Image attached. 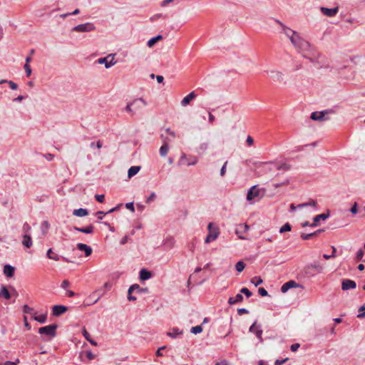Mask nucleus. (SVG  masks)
<instances>
[{"instance_id":"5fc2aeb1","label":"nucleus","mask_w":365,"mask_h":365,"mask_svg":"<svg viewBox=\"0 0 365 365\" xmlns=\"http://www.w3.org/2000/svg\"><path fill=\"white\" fill-rule=\"evenodd\" d=\"M8 84L12 90H16L18 88V85L12 81H8Z\"/></svg>"},{"instance_id":"052dcab7","label":"nucleus","mask_w":365,"mask_h":365,"mask_svg":"<svg viewBox=\"0 0 365 365\" xmlns=\"http://www.w3.org/2000/svg\"><path fill=\"white\" fill-rule=\"evenodd\" d=\"M304 203H305V205H307V207H308V206L316 207V205H317V202L312 199H310L309 200V202H304Z\"/></svg>"},{"instance_id":"7c9ffc66","label":"nucleus","mask_w":365,"mask_h":365,"mask_svg":"<svg viewBox=\"0 0 365 365\" xmlns=\"http://www.w3.org/2000/svg\"><path fill=\"white\" fill-rule=\"evenodd\" d=\"M0 296L6 299H9L11 298V294L5 286L1 287L0 290Z\"/></svg>"},{"instance_id":"13d9d810","label":"nucleus","mask_w":365,"mask_h":365,"mask_svg":"<svg viewBox=\"0 0 365 365\" xmlns=\"http://www.w3.org/2000/svg\"><path fill=\"white\" fill-rule=\"evenodd\" d=\"M70 285V282L67 279H64L61 283V288L66 289Z\"/></svg>"},{"instance_id":"f704fd0d","label":"nucleus","mask_w":365,"mask_h":365,"mask_svg":"<svg viewBox=\"0 0 365 365\" xmlns=\"http://www.w3.org/2000/svg\"><path fill=\"white\" fill-rule=\"evenodd\" d=\"M115 210H116V208L113 207V208L110 209L109 211H108L107 212H104L103 211H98L96 212V215L98 220H102L107 213H111V212H114Z\"/></svg>"},{"instance_id":"58836bf2","label":"nucleus","mask_w":365,"mask_h":365,"mask_svg":"<svg viewBox=\"0 0 365 365\" xmlns=\"http://www.w3.org/2000/svg\"><path fill=\"white\" fill-rule=\"evenodd\" d=\"M292 230V226L289 222H286L280 229L279 232L283 233L285 232H289Z\"/></svg>"},{"instance_id":"473e14b6","label":"nucleus","mask_w":365,"mask_h":365,"mask_svg":"<svg viewBox=\"0 0 365 365\" xmlns=\"http://www.w3.org/2000/svg\"><path fill=\"white\" fill-rule=\"evenodd\" d=\"M46 256L48 259H53L55 261H58L60 259V257L56 253L53 252L51 248L47 251Z\"/></svg>"},{"instance_id":"2f4dec72","label":"nucleus","mask_w":365,"mask_h":365,"mask_svg":"<svg viewBox=\"0 0 365 365\" xmlns=\"http://www.w3.org/2000/svg\"><path fill=\"white\" fill-rule=\"evenodd\" d=\"M140 169V166H131L128 171V178H131L136 175Z\"/></svg>"},{"instance_id":"7ed1b4c3","label":"nucleus","mask_w":365,"mask_h":365,"mask_svg":"<svg viewBox=\"0 0 365 365\" xmlns=\"http://www.w3.org/2000/svg\"><path fill=\"white\" fill-rule=\"evenodd\" d=\"M57 325L55 324L48 326L40 327L38 333L41 335H46L48 336L54 337L56 335Z\"/></svg>"},{"instance_id":"dca6fc26","label":"nucleus","mask_w":365,"mask_h":365,"mask_svg":"<svg viewBox=\"0 0 365 365\" xmlns=\"http://www.w3.org/2000/svg\"><path fill=\"white\" fill-rule=\"evenodd\" d=\"M68 308L63 305H55L53 307L52 314L53 316H59L67 311Z\"/></svg>"},{"instance_id":"f3484780","label":"nucleus","mask_w":365,"mask_h":365,"mask_svg":"<svg viewBox=\"0 0 365 365\" xmlns=\"http://www.w3.org/2000/svg\"><path fill=\"white\" fill-rule=\"evenodd\" d=\"M196 98V94L195 91H192L188 95H187L185 97L183 98V99L181 101V106H187L191 101L195 99Z\"/></svg>"},{"instance_id":"a18cd8bd","label":"nucleus","mask_w":365,"mask_h":365,"mask_svg":"<svg viewBox=\"0 0 365 365\" xmlns=\"http://www.w3.org/2000/svg\"><path fill=\"white\" fill-rule=\"evenodd\" d=\"M365 317V306L363 305L359 309V313L357 314L358 318H364Z\"/></svg>"},{"instance_id":"cd10ccee","label":"nucleus","mask_w":365,"mask_h":365,"mask_svg":"<svg viewBox=\"0 0 365 365\" xmlns=\"http://www.w3.org/2000/svg\"><path fill=\"white\" fill-rule=\"evenodd\" d=\"M135 289H138V284H134L133 285H131L129 289H128V299L129 301H135L136 300V297L133 296V295H130V292H133L135 291Z\"/></svg>"},{"instance_id":"9b49d317","label":"nucleus","mask_w":365,"mask_h":365,"mask_svg":"<svg viewBox=\"0 0 365 365\" xmlns=\"http://www.w3.org/2000/svg\"><path fill=\"white\" fill-rule=\"evenodd\" d=\"M131 105L135 110H140L147 105V103L143 98H137L131 102Z\"/></svg>"},{"instance_id":"e433bc0d","label":"nucleus","mask_w":365,"mask_h":365,"mask_svg":"<svg viewBox=\"0 0 365 365\" xmlns=\"http://www.w3.org/2000/svg\"><path fill=\"white\" fill-rule=\"evenodd\" d=\"M162 38L163 36L161 35H158L157 36L150 38L147 43L148 46L152 47L155 43L158 42V41Z\"/></svg>"},{"instance_id":"72a5a7b5","label":"nucleus","mask_w":365,"mask_h":365,"mask_svg":"<svg viewBox=\"0 0 365 365\" xmlns=\"http://www.w3.org/2000/svg\"><path fill=\"white\" fill-rule=\"evenodd\" d=\"M33 319L41 323V324H44L46 323V319H47V314H41L39 316H36V314L33 317Z\"/></svg>"},{"instance_id":"603ef678","label":"nucleus","mask_w":365,"mask_h":365,"mask_svg":"<svg viewBox=\"0 0 365 365\" xmlns=\"http://www.w3.org/2000/svg\"><path fill=\"white\" fill-rule=\"evenodd\" d=\"M86 355L89 360H93L96 358V355L93 354L91 351H87L86 352Z\"/></svg>"},{"instance_id":"c756f323","label":"nucleus","mask_w":365,"mask_h":365,"mask_svg":"<svg viewBox=\"0 0 365 365\" xmlns=\"http://www.w3.org/2000/svg\"><path fill=\"white\" fill-rule=\"evenodd\" d=\"M274 167L278 170L287 171L290 169V165L285 163H276V164H274Z\"/></svg>"},{"instance_id":"4c0bfd02","label":"nucleus","mask_w":365,"mask_h":365,"mask_svg":"<svg viewBox=\"0 0 365 365\" xmlns=\"http://www.w3.org/2000/svg\"><path fill=\"white\" fill-rule=\"evenodd\" d=\"M23 312L25 314H36V312H34V309L26 304L23 307Z\"/></svg>"},{"instance_id":"ddd939ff","label":"nucleus","mask_w":365,"mask_h":365,"mask_svg":"<svg viewBox=\"0 0 365 365\" xmlns=\"http://www.w3.org/2000/svg\"><path fill=\"white\" fill-rule=\"evenodd\" d=\"M320 10L324 15L329 17H332L334 16L338 13L339 9L338 7L329 9L322 6L320 8Z\"/></svg>"},{"instance_id":"37998d69","label":"nucleus","mask_w":365,"mask_h":365,"mask_svg":"<svg viewBox=\"0 0 365 365\" xmlns=\"http://www.w3.org/2000/svg\"><path fill=\"white\" fill-rule=\"evenodd\" d=\"M314 236H317V232H312L309 234L302 233L301 235V237L304 240H309Z\"/></svg>"},{"instance_id":"864d4df0","label":"nucleus","mask_w":365,"mask_h":365,"mask_svg":"<svg viewBox=\"0 0 365 365\" xmlns=\"http://www.w3.org/2000/svg\"><path fill=\"white\" fill-rule=\"evenodd\" d=\"M96 200L99 202H103L105 200V195H95Z\"/></svg>"},{"instance_id":"79ce46f5","label":"nucleus","mask_w":365,"mask_h":365,"mask_svg":"<svg viewBox=\"0 0 365 365\" xmlns=\"http://www.w3.org/2000/svg\"><path fill=\"white\" fill-rule=\"evenodd\" d=\"M245 264L242 261L237 262L235 265L236 270L239 272H241L245 269Z\"/></svg>"},{"instance_id":"3c124183","label":"nucleus","mask_w":365,"mask_h":365,"mask_svg":"<svg viewBox=\"0 0 365 365\" xmlns=\"http://www.w3.org/2000/svg\"><path fill=\"white\" fill-rule=\"evenodd\" d=\"M156 197V195L155 192H152L150 196L146 200V203H150L155 200Z\"/></svg>"},{"instance_id":"f8f14e48","label":"nucleus","mask_w":365,"mask_h":365,"mask_svg":"<svg viewBox=\"0 0 365 365\" xmlns=\"http://www.w3.org/2000/svg\"><path fill=\"white\" fill-rule=\"evenodd\" d=\"M76 247L78 250L84 252L86 257H89L92 254L93 250H92L91 247H90L86 244L78 243L76 245Z\"/></svg>"},{"instance_id":"f257e3e1","label":"nucleus","mask_w":365,"mask_h":365,"mask_svg":"<svg viewBox=\"0 0 365 365\" xmlns=\"http://www.w3.org/2000/svg\"><path fill=\"white\" fill-rule=\"evenodd\" d=\"M290 41L299 51H307L310 46L309 43L302 38L299 34L297 32L294 36L291 38Z\"/></svg>"},{"instance_id":"b1692460","label":"nucleus","mask_w":365,"mask_h":365,"mask_svg":"<svg viewBox=\"0 0 365 365\" xmlns=\"http://www.w3.org/2000/svg\"><path fill=\"white\" fill-rule=\"evenodd\" d=\"M282 31L284 32V34L289 38L291 39V38L292 36H294L296 34H297V31L291 29L290 28L287 27V26L285 25H282Z\"/></svg>"},{"instance_id":"6ab92c4d","label":"nucleus","mask_w":365,"mask_h":365,"mask_svg":"<svg viewBox=\"0 0 365 365\" xmlns=\"http://www.w3.org/2000/svg\"><path fill=\"white\" fill-rule=\"evenodd\" d=\"M329 216V213H322L320 215H316L314 217V222L313 223H312V227H315L317 225V222L322 220H325L326 219H327Z\"/></svg>"},{"instance_id":"4468645a","label":"nucleus","mask_w":365,"mask_h":365,"mask_svg":"<svg viewBox=\"0 0 365 365\" xmlns=\"http://www.w3.org/2000/svg\"><path fill=\"white\" fill-rule=\"evenodd\" d=\"M356 284L354 281L351 279H344L341 283V289L343 290H349L351 289H355Z\"/></svg>"},{"instance_id":"09e8293b","label":"nucleus","mask_w":365,"mask_h":365,"mask_svg":"<svg viewBox=\"0 0 365 365\" xmlns=\"http://www.w3.org/2000/svg\"><path fill=\"white\" fill-rule=\"evenodd\" d=\"M24 69H25V71H26V76L29 77L31 76V66L29 64H24Z\"/></svg>"},{"instance_id":"8fccbe9b","label":"nucleus","mask_w":365,"mask_h":365,"mask_svg":"<svg viewBox=\"0 0 365 365\" xmlns=\"http://www.w3.org/2000/svg\"><path fill=\"white\" fill-rule=\"evenodd\" d=\"M258 292H259V294L261 295L262 297H266L268 295L267 290L263 287L259 288Z\"/></svg>"},{"instance_id":"f03ea898","label":"nucleus","mask_w":365,"mask_h":365,"mask_svg":"<svg viewBox=\"0 0 365 365\" xmlns=\"http://www.w3.org/2000/svg\"><path fill=\"white\" fill-rule=\"evenodd\" d=\"M208 234L205 240V243H210L217 240L220 235L219 228L213 222H210L207 225Z\"/></svg>"},{"instance_id":"c85d7f7f","label":"nucleus","mask_w":365,"mask_h":365,"mask_svg":"<svg viewBox=\"0 0 365 365\" xmlns=\"http://www.w3.org/2000/svg\"><path fill=\"white\" fill-rule=\"evenodd\" d=\"M83 335L85 337V339L88 341H89L92 345H93V346L98 345L97 342L95 340L91 339L90 334L87 331V330L85 328L83 329Z\"/></svg>"},{"instance_id":"49530a36","label":"nucleus","mask_w":365,"mask_h":365,"mask_svg":"<svg viewBox=\"0 0 365 365\" xmlns=\"http://www.w3.org/2000/svg\"><path fill=\"white\" fill-rule=\"evenodd\" d=\"M240 294H244L247 297H250L252 295V293L246 287L241 289Z\"/></svg>"},{"instance_id":"774afa93","label":"nucleus","mask_w":365,"mask_h":365,"mask_svg":"<svg viewBox=\"0 0 365 365\" xmlns=\"http://www.w3.org/2000/svg\"><path fill=\"white\" fill-rule=\"evenodd\" d=\"M23 230L25 232H29L31 230V227L27 222H25L23 225Z\"/></svg>"},{"instance_id":"a211bd4d","label":"nucleus","mask_w":365,"mask_h":365,"mask_svg":"<svg viewBox=\"0 0 365 365\" xmlns=\"http://www.w3.org/2000/svg\"><path fill=\"white\" fill-rule=\"evenodd\" d=\"M73 229L78 232L85 234H92L94 232V227L91 225L86 227H74Z\"/></svg>"},{"instance_id":"69168bd1","label":"nucleus","mask_w":365,"mask_h":365,"mask_svg":"<svg viewBox=\"0 0 365 365\" xmlns=\"http://www.w3.org/2000/svg\"><path fill=\"white\" fill-rule=\"evenodd\" d=\"M125 110L133 114V106L131 105V102L128 103L127 106L125 107Z\"/></svg>"},{"instance_id":"e2e57ef3","label":"nucleus","mask_w":365,"mask_h":365,"mask_svg":"<svg viewBox=\"0 0 365 365\" xmlns=\"http://www.w3.org/2000/svg\"><path fill=\"white\" fill-rule=\"evenodd\" d=\"M19 363V359H16L15 361H6L4 365H17Z\"/></svg>"},{"instance_id":"338daca9","label":"nucleus","mask_w":365,"mask_h":365,"mask_svg":"<svg viewBox=\"0 0 365 365\" xmlns=\"http://www.w3.org/2000/svg\"><path fill=\"white\" fill-rule=\"evenodd\" d=\"M43 157L48 161H51L54 158V155L51 153L44 154Z\"/></svg>"},{"instance_id":"de8ad7c7","label":"nucleus","mask_w":365,"mask_h":365,"mask_svg":"<svg viewBox=\"0 0 365 365\" xmlns=\"http://www.w3.org/2000/svg\"><path fill=\"white\" fill-rule=\"evenodd\" d=\"M363 257H364V251L361 249H360L356 252V260L360 261L362 259Z\"/></svg>"},{"instance_id":"9d476101","label":"nucleus","mask_w":365,"mask_h":365,"mask_svg":"<svg viewBox=\"0 0 365 365\" xmlns=\"http://www.w3.org/2000/svg\"><path fill=\"white\" fill-rule=\"evenodd\" d=\"M161 138L163 139V145L162 146L160 147V155L163 157H165L168 154V150H169V145H168V143L170 141V140L168 139V138H164L163 135L162 134L160 135Z\"/></svg>"},{"instance_id":"1a4fd4ad","label":"nucleus","mask_w":365,"mask_h":365,"mask_svg":"<svg viewBox=\"0 0 365 365\" xmlns=\"http://www.w3.org/2000/svg\"><path fill=\"white\" fill-rule=\"evenodd\" d=\"M259 196V190L257 187L256 185H254L250 188L247 195V200L252 201L256 197Z\"/></svg>"},{"instance_id":"a19ab883","label":"nucleus","mask_w":365,"mask_h":365,"mask_svg":"<svg viewBox=\"0 0 365 365\" xmlns=\"http://www.w3.org/2000/svg\"><path fill=\"white\" fill-rule=\"evenodd\" d=\"M190 331H191V333H192L194 334H200L202 331V326L199 325V326L193 327L191 328Z\"/></svg>"},{"instance_id":"393cba45","label":"nucleus","mask_w":365,"mask_h":365,"mask_svg":"<svg viewBox=\"0 0 365 365\" xmlns=\"http://www.w3.org/2000/svg\"><path fill=\"white\" fill-rule=\"evenodd\" d=\"M22 244L27 248H30L32 246V240L29 235L25 234L23 236Z\"/></svg>"},{"instance_id":"bb28decb","label":"nucleus","mask_w":365,"mask_h":365,"mask_svg":"<svg viewBox=\"0 0 365 365\" xmlns=\"http://www.w3.org/2000/svg\"><path fill=\"white\" fill-rule=\"evenodd\" d=\"M73 215L78 216V217H84L88 215V212L86 209L84 208H79L76 209L73 212Z\"/></svg>"},{"instance_id":"6e6552de","label":"nucleus","mask_w":365,"mask_h":365,"mask_svg":"<svg viewBox=\"0 0 365 365\" xmlns=\"http://www.w3.org/2000/svg\"><path fill=\"white\" fill-rule=\"evenodd\" d=\"M270 77V78L274 81V82H282L284 79L283 73L277 70H271V71H265Z\"/></svg>"},{"instance_id":"680f3d73","label":"nucleus","mask_w":365,"mask_h":365,"mask_svg":"<svg viewBox=\"0 0 365 365\" xmlns=\"http://www.w3.org/2000/svg\"><path fill=\"white\" fill-rule=\"evenodd\" d=\"M227 165V161H226L224 165H222L221 170H220V175L224 176L226 173V166Z\"/></svg>"},{"instance_id":"5701e85b","label":"nucleus","mask_w":365,"mask_h":365,"mask_svg":"<svg viewBox=\"0 0 365 365\" xmlns=\"http://www.w3.org/2000/svg\"><path fill=\"white\" fill-rule=\"evenodd\" d=\"M243 299V296L240 293H239L235 297H230L228 299V303L230 304H235L239 302H242Z\"/></svg>"},{"instance_id":"a878e982","label":"nucleus","mask_w":365,"mask_h":365,"mask_svg":"<svg viewBox=\"0 0 365 365\" xmlns=\"http://www.w3.org/2000/svg\"><path fill=\"white\" fill-rule=\"evenodd\" d=\"M50 228V224L47 220H44L41 224V230L43 236H46Z\"/></svg>"},{"instance_id":"c9c22d12","label":"nucleus","mask_w":365,"mask_h":365,"mask_svg":"<svg viewBox=\"0 0 365 365\" xmlns=\"http://www.w3.org/2000/svg\"><path fill=\"white\" fill-rule=\"evenodd\" d=\"M98 62L100 64L104 63L106 68H110L115 63V62H113V61L108 62L106 58H101L98 60Z\"/></svg>"},{"instance_id":"412c9836","label":"nucleus","mask_w":365,"mask_h":365,"mask_svg":"<svg viewBox=\"0 0 365 365\" xmlns=\"http://www.w3.org/2000/svg\"><path fill=\"white\" fill-rule=\"evenodd\" d=\"M183 333L182 330H180L178 327L173 328L170 331L167 332V335L171 338H176L179 335H182Z\"/></svg>"},{"instance_id":"aec40b11","label":"nucleus","mask_w":365,"mask_h":365,"mask_svg":"<svg viewBox=\"0 0 365 365\" xmlns=\"http://www.w3.org/2000/svg\"><path fill=\"white\" fill-rule=\"evenodd\" d=\"M15 269L10 264H6L4 267V274L8 277H12L14 275Z\"/></svg>"},{"instance_id":"423d86ee","label":"nucleus","mask_w":365,"mask_h":365,"mask_svg":"<svg viewBox=\"0 0 365 365\" xmlns=\"http://www.w3.org/2000/svg\"><path fill=\"white\" fill-rule=\"evenodd\" d=\"M249 331L252 333H254L257 338L259 339V342H262V329L260 325L257 324V322H255L249 329Z\"/></svg>"},{"instance_id":"6e6d98bb","label":"nucleus","mask_w":365,"mask_h":365,"mask_svg":"<svg viewBox=\"0 0 365 365\" xmlns=\"http://www.w3.org/2000/svg\"><path fill=\"white\" fill-rule=\"evenodd\" d=\"M248 313H249V311L245 308H240V309H237V314L239 315H242V314H248Z\"/></svg>"},{"instance_id":"4be33fe9","label":"nucleus","mask_w":365,"mask_h":365,"mask_svg":"<svg viewBox=\"0 0 365 365\" xmlns=\"http://www.w3.org/2000/svg\"><path fill=\"white\" fill-rule=\"evenodd\" d=\"M139 277H140V279L143 281L148 280L152 277V273L145 269H142L140 271Z\"/></svg>"},{"instance_id":"4d7b16f0","label":"nucleus","mask_w":365,"mask_h":365,"mask_svg":"<svg viewBox=\"0 0 365 365\" xmlns=\"http://www.w3.org/2000/svg\"><path fill=\"white\" fill-rule=\"evenodd\" d=\"M300 345L298 343H295L291 345L290 349L292 351H296L299 348Z\"/></svg>"},{"instance_id":"c03bdc74","label":"nucleus","mask_w":365,"mask_h":365,"mask_svg":"<svg viewBox=\"0 0 365 365\" xmlns=\"http://www.w3.org/2000/svg\"><path fill=\"white\" fill-rule=\"evenodd\" d=\"M251 282L255 287H257L263 282L262 279L259 277H255Z\"/></svg>"},{"instance_id":"20e7f679","label":"nucleus","mask_w":365,"mask_h":365,"mask_svg":"<svg viewBox=\"0 0 365 365\" xmlns=\"http://www.w3.org/2000/svg\"><path fill=\"white\" fill-rule=\"evenodd\" d=\"M95 29V26L92 23H85L77 25L72 29V31L76 32H89Z\"/></svg>"},{"instance_id":"ea45409f","label":"nucleus","mask_w":365,"mask_h":365,"mask_svg":"<svg viewBox=\"0 0 365 365\" xmlns=\"http://www.w3.org/2000/svg\"><path fill=\"white\" fill-rule=\"evenodd\" d=\"M311 267L312 268H314V269H316L319 273L320 272H322V271L324 270V267L323 266H322L318 262H314L313 263Z\"/></svg>"},{"instance_id":"39448f33","label":"nucleus","mask_w":365,"mask_h":365,"mask_svg":"<svg viewBox=\"0 0 365 365\" xmlns=\"http://www.w3.org/2000/svg\"><path fill=\"white\" fill-rule=\"evenodd\" d=\"M334 113L333 110H326L323 111H315L312 113L311 119L313 120H328L327 118H325V115L328 113Z\"/></svg>"},{"instance_id":"2eb2a0df","label":"nucleus","mask_w":365,"mask_h":365,"mask_svg":"<svg viewBox=\"0 0 365 365\" xmlns=\"http://www.w3.org/2000/svg\"><path fill=\"white\" fill-rule=\"evenodd\" d=\"M299 287V284H297L295 281L294 280H289L287 282L284 283L282 287H281V292H283V293H285L287 292L289 289L291 288H294V287Z\"/></svg>"},{"instance_id":"bf43d9fd","label":"nucleus","mask_w":365,"mask_h":365,"mask_svg":"<svg viewBox=\"0 0 365 365\" xmlns=\"http://www.w3.org/2000/svg\"><path fill=\"white\" fill-rule=\"evenodd\" d=\"M125 207H126L128 210H131L132 212H134V211H135V208H134L133 202H128V203H126V204H125Z\"/></svg>"},{"instance_id":"0eeeda50","label":"nucleus","mask_w":365,"mask_h":365,"mask_svg":"<svg viewBox=\"0 0 365 365\" xmlns=\"http://www.w3.org/2000/svg\"><path fill=\"white\" fill-rule=\"evenodd\" d=\"M250 227L247 224H240L237 227L235 233L240 239L247 240V238L244 235V234L247 233Z\"/></svg>"},{"instance_id":"0e129e2a","label":"nucleus","mask_w":365,"mask_h":365,"mask_svg":"<svg viewBox=\"0 0 365 365\" xmlns=\"http://www.w3.org/2000/svg\"><path fill=\"white\" fill-rule=\"evenodd\" d=\"M288 360V358H285L282 360L277 359L274 362V365H282L284 364Z\"/></svg>"}]
</instances>
